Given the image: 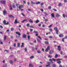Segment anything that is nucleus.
<instances>
[{"mask_svg":"<svg viewBox=\"0 0 67 67\" xmlns=\"http://www.w3.org/2000/svg\"><path fill=\"white\" fill-rule=\"evenodd\" d=\"M58 28L57 27H55L54 28V30H55L57 34L58 35V32L59 30H58Z\"/></svg>","mask_w":67,"mask_h":67,"instance_id":"obj_1","label":"nucleus"},{"mask_svg":"<svg viewBox=\"0 0 67 67\" xmlns=\"http://www.w3.org/2000/svg\"><path fill=\"white\" fill-rule=\"evenodd\" d=\"M50 49V47L49 46H48L47 47V48H46L45 50V51L46 52H47L48 50H49Z\"/></svg>","mask_w":67,"mask_h":67,"instance_id":"obj_2","label":"nucleus"},{"mask_svg":"<svg viewBox=\"0 0 67 67\" xmlns=\"http://www.w3.org/2000/svg\"><path fill=\"white\" fill-rule=\"evenodd\" d=\"M3 23L4 24H5V25H8V24H9V22H7V23H6V21H5V20H4V21H3Z\"/></svg>","mask_w":67,"mask_h":67,"instance_id":"obj_3","label":"nucleus"},{"mask_svg":"<svg viewBox=\"0 0 67 67\" xmlns=\"http://www.w3.org/2000/svg\"><path fill=\"white\" fill-rule=\"evenodd\" d=\"M1 3L2 4H5V2H5V1H1Z\"/></svg>","mask_w":67,"mask_h":67,"instance_id":"obj_4","label":"nucleus"},{"mask_svg":"<svg viewBox=\"0 0 67 67\" xmlns=\"http://www.w3.org/2000/svg\"><path fill=\"white\" fill-rule=\"evenodd\" d=\"M7 14V11H6V10H4L3 11V15H5V14Z\"/></svg>","mask_w":67,"mask_h":67,"instance_id":"obj_5","label":"nucleus"},{"mask_svg":"<svg viewBox=\"0 0 67 67\" xmlns=\"http://www.w3.org/2000/svg\"><path fill=\"white\" fill-rule=\"evenodd\" d=\"M19 23V21H18V19H16L15 20L14 23H15V24H16L17 23Z\"/></svg>","mask_w":67,"mask_h":67,"instance_id":"obj_6","label":"nucleus"},{"mask_svg":"<svg viewBox=\"0 0 67 67\" xmlns=\"http://www.w3.org/2000/svg\"><path fill=\"white\" fill-rule=\"evenodd\" d=\"M57 49L59 51H60V50H61L60 46H58Z\"/></svg>","mask_w":67,"mask_h":67,"instance_id":"obj_7","label":"nucleus"},{"mask_svg":"<svg viewBox=\"0 0 67 67\" xmlns=\"http://www.w3.org/2000/svg\"><path fill=\"white\" fill-rule=\"evenodd\" d=\"M22 36L23 37V38H26V35H25V34H23L22 35Z\"/></svg>","mask_w":67,"mask_h":67,"instance_id":"obj_8","label":"nucleus"},{"mask_svg":"<svg viewBox=\"0 0 67 67\" xmlns=\"http://www.w3.org/2000/svg\"><path fill=\"white\" fill-rule=\"evenodd\" d=\"M54 52V51L52 50H51L49 52V54H53V53Z\"/></svg>","mask_w":67,"mask_h":67,"instance_id":"obj_9","label":"nucleus"},{"mask_svg":"<svg viewBox=\"0 0 67 67\" xmlns=\"http://www.w3.org/2000/svg\"><path fill=\"white\" fill-rule=\"evenodd\" d=\"M22 7H23V5H20L18 7L19 9H21Z\"/></svg>","mask_w":67,"mask_h":67,"instance_id":"obj_10","label":"nucleus"},{"mask_svg":"<svg viewBox=\"0 0 67 67\" xmlns=\"http://www.w3.org/2000/svg\"><path fill=\"white\" fill-rule=\"evenodd\" d=\"M59 36L60 37H63L64 36V35L63 34H60L59 35Z\"/></svg>","mask_w":67,"mask_h":67,"instance_id":"obj_11","label":"nucleus"},{"mask_svg":"<svg viewBox=\"0 0 67 67\" xmlns=\"http://www.w3.org/2000/svg\"><path fill=\"white\" fill-rule=\"evenodd\" d=\"M58 6L59 7H61L62 6V4L61 3H59L58 4Z\"/></svg>","mask_w":67,"mask_h":67,"instance_id":"obj_12","label":"nucleus"},{"mask_svg":"<svg viewBox=\"0 0 67 67\" xmlns=\"http://www.w3.org/2000/svg\"><path fill=\"white\" fill-rule=\"evenodd\" d=\"M16 34H18V35H19V36H20V35H21V34H20V33L18 32H16Z\"/></svg>","mask_w":67,"mask_h":67,"instance_id":"obj_13","label":"nucleus"},{"mask_svg":"<svg viewBox=\"0 0 67 67\" xmlns=\"http://www.w3.org/2000/svg\"><path fill=\"white\" fill-rule=\"evenodd\" d=\"M29 22H30V23H33V21H32V19H30V20H29Z\"/></svg>","mask_w":67,"mask_h":67,"instance_id":"obj_14","label":"nucleus"},{"mask_svg":"<svg viewBox=\"0 0 67 67\" xmlns=\"http://www.w3.org/2000/svg\"><path fill=\"white\" fill-rule=\"evenodd\" d=\"M6 38H7V36L5 35H4V41H5L6 40Z\"/></svg>","mask_w":67,"mask_h":67,"instance_id":"obj_15","label":"nucleus"},{"mask_svg":"<svg viewBox=\"0 0 67 67\" xmlns=\"http://www.w3.org/2000/svg\"><path fill=\"white\" fill-rule=\"evenodd\" d=\"M29 67H33V65L31 64H29Z\"/></svg>","mask_w":67,"mask_h":67,"instance_id":"obj_16","label":"nucleus"},{"mask_svg":"<svg viewBox=\"0 0 67 67\" xmlns=\"http://www.w3.org/2000/svg\"><path fill=\"white\" fill-rule=\"evenodd\" d=\"M51 15L52 17H55L54 16V13H53L51 14Z\"/></svg>","mask_w":67,"mask_h":67,"instance_id":"obj_17","label":"nucleus"},{"mask_svg":"<svg viewBox=\"0 0 67 67\" xmlns=\"http://www.w3.org/2000/svg\"><path fill=\"white\" fill-rule=\"evenodd\" d=\"M31 2L32 4V5L35 4V2L34 3L32 1H31Z\"/></svg>","mask_w":67,"mask_h":67,"instance_id":"obj_18","label":"nucleus"},{"mask_svg":"<svg viewBox=\"0 0 67 67\" xmlns=\"http://www.w3.org/2000/svg\"><path fill=\"white\" fill-rule=\"evenodd\" d=\"M37 40L38 42V43H41V41H40V40H39L38 39H37Z\"/></svg>","mask_w":67,"mask_h":67,"instance_id":"obj_19","label":"nucleus"},{"mask_svg":"<svg viewBox=\"0 0 67 67\" xmlns=\"http://www.w3.org/2000/svg\"><path fill=\"white\" fill-rule=\"evenodd\" d=\"M45 44H49V43H48V41H46L45 42Z\"/></svg>","mask_w":67,"mask_h":67,"instance_id":"obj_20","label":"nucleus"},{"mask_svg":"<svg viewBox=\"0 0 67 67\" xmlns=\"http://www.w3.org/2000/svg\"><path fill=\"white\" fill-rule=\"evenodd\" d=\"M33 33H36V34H37V33H38V32L37 31H34L33 32Z\"/></svg>","mask_w":67,"mask_h":67,"instance_id":"obj_21","label":"nucleus"},{"mask_svg":"<svg viewBox=\"0 0 67 67\" xmlns=\"http://www.w3.org/2000/svg\"><path fill=\"white\" fill-rule=\"evenodd\" d=\"M21 47H24V43H23L22 44V45L21 46Z\"/></svg>","mask_w":67,"mask_h":67,"instance_id":"obj_22","label":"nucleus"},{"mask_svg":"<svg viewBox=\"0 0 67 67\" xmlns=\"http://www.w3.org/2000/svg\"><path fill=\"white\" fill-rule=\"evenodd\" d=\"M39 22H40V21L38 20H36V21H35V22L36 23H38Z\"/></svg>","mask_w":67,"mask_h":67,"instance_id":"obj_23","label":"nucleus"},{"mask_svg":"<svg viewBox=\"0 0 67 67\" xmlns=\"http://www.w3.org/2000/svg\"><path fill=\"white\" fill-rule=\"evenodd\" d=\"M36 4L37 5V4H40V2H38L37 3L36 2Z\"/></svg>","mask_w":67,"mask_h":67,"instance_id":"obj_24","label":"nucleus"},{"mask_svg":"<svg viewBox=\"0 0 67 67\" xmlns=\"http://www.w3.org/2000/svg\"><path fill=\"white\" fill-rule=\"evenodd\" d=\"M57 63H58V64H60V63H61V61H57Z\"/></svg>","mask_w":67,"mask_h":67,"instance_id":"obj_25","label":"nucleus"},{"mask_svg":"<svg viewBox=\"0 0 67 67\" xmlns=\"http://www.w3.org/2000/svg\"><path fill=\"white\" fill-rule=\"evenodd\" d=\"M10 64H13V62H12V60H10Z\"/></svg>","mask_w":67,"mask_h":67,"instance_id":"obj_26","label":"nucleus"},{"mask_svg":"<svg viewBox=\"0 0 67 67\" xmlns=\"http://www.w3.org/2000/svg\"><path fill=\"white\" fill-rule=\"evenodd\" d=\"M59 16H60V15L59 14H57L56 15V16L57 17H59Z\"/></svg>","mask_w":67,"mask_h":67,"instance_id":"obj_27","label":"nucleus"},{"mask_svg":"<svg viewBox=\"0 0 67 67\" xmlns=\"http://www.w3.org/2000/svg\"><path fill=\"white\" fill-rule=\"evenodd\" d=\"M38 38H40V39L41 40H42V38H41V37H40L39 36H38Z\"/></svg>","mask_w":67,"mask_h":67,"instance_id":"obj_28","label":"nucleus"},{"mask_svg":"<svg viewBox=\"0 0 67 67\" xmlns=\"http://www.w3.org/2000/svg\"><path fill=\"white\" fill-rule=\"evenodd\" d=\"M28 39L29 40H30V36H28L27 37Z\"/></svg>","mask_w":67,"mask_h":67,"instance_id":"obj_29","label":"nucleus"},{"mask_svg":"<svg viewBox=\"0 0 67 67\" xmlns=\"http://www.w3.org/2000/svg\"><path fill=\"white\" fill-rule=\"evenodd\" d=\"M20 43H18V47H19V46H20Z\"/></svg>","mask_w":67,"mask_h":67,"instance_id":"obj_30","label":"nucleus"},{"mask_svg":"<svg viewBox=\"0 0 67 67\" xmlns=\"http://www.w3.org/2000/svg\"><path fill=\"white\" fill-rule=\"evenodd\" d=\"M57 56H58V55H57V54H55V58H57Z\"/></svg>","mask_w":67,"mask_h":67,"instance_id":"obj_31","label":"nucleus"},{"mask_svg":"<svg viewBox=\"0 0 67 67\" xmlns=\"http://www.w3.org/2000/svg\"><path fill=\"white\" fill-rule=\"evenodd\" d=\"M27 26V27H30V24H27L26 25Z\"/></svg>","mask_w":67,"mask_h":67,"instance_id":"obj_32","label":"nucleus"},{"mask_svg":"<svg viewBox=\"0 0 67 67\" xmlns=\"http://www.w3.org/2000/svg\"><path fill=\"white\" fill-rule=\"evenodd\" d=\"M30 59H33V58H34V56H31V57H30Z\"/></svg>","mask_w":67,"mask_h":67,"instance_id":"obj_33","label":"nucleus"},{"mask_svg":"<svg viewBox=\"0 0 67 67\" xmlns=\"http://www.w3.org/2000/svg\"><path fill=\"white\" fill-rule=\"evenodd\" d=\"M14 30V28H11V31H13Z\"/></svg>","mask_w":67,"mask_h":67,"instance_id":"obj_34","label":"nucleus"},{"mask_svg":"<svg viewBox=\"0 0 67 67\" xmlns=\"http://www.w3.org/2000/svg\"><path fill=\"white\" fill-rule=\"evenodd\" d=\"M52 26V25H50L49 26H48V27L49 28H50V27H51Z\"/></svg>","mask_w":67,"mask_h":67,"instance_id":"obj_35","label":"nucleus"},{"mask_svg":"<svg viewBox=\"0 0 67 67\" xmlns=\"http://www.w3.org/2000/svg\"><path fill=\"white\" fill-rule=\"evenodd\" d=\"M9 17H14V16H13V15H9Z\"/></svg>","mask_w":67,"mask_h":67,"instance_id":"obj_36","label":"nucleus"},{"mask_svg":"<svg viewBox=\"0 0 67 67\" xmlns=\"http://www.w3.org/2000/svg\"><path fill=\"white\" fill-rule=\"evenodd\" d=\"M24 22H25V21H24V20L23 21H21V23H23Z\"/></svg>","mask_w":67,"mask_h":67,"instance_id":"obj_37","label":"nucleus"},{"mask_svg":"<svg viewBox=\"0 0 67 67\" xmlns=\"http://www.w3.org/2000/svg\"><path fill=\"white\" fill-rule=\"evenodd\" d=\"M48 9H51V6H49L48 7Z\"/></svg>","mask_w":67,"mask_h":67,"instance_id":"obj_38","label":"nucleus"},{"mask_svg":"<svg viewBox=\"0 0 67 67\" xmlns=\"http://www.w3.org/2000/svg\"><path fill=\"white\" fill-rule=\"evenodd\" d=\"M13 46L15 47H16V44L15 43H14L13 45Z\"/></svg>","mask_w":67,"mask_h":67,"instance_id":"obj_39","label":"nucleus"},{"mask_svg":"<svg viewBox=\"0 0 67 67\" xmlns=\"http://www.w3.org/2000/svg\"><path fill=\"white\" fill-rule=\"evenodd\" d=\"M16 38H19V37H20H20H19V36H17V35H16Z\"/></svg>","mask_w":67,"mask_h":67,"instance_id":"obj_40","label":"nucleus"},{"mask_svg":"<svg viewBox=\"0 0 67 67\" xmlns=\"http://www.w3.org/2000/svg\"><path fill=\"white\" fill-rule=\"evenodd\" d=\"M65 39V38H63L62 39V42H64V40Z\"/></svg>","mask_w":67,"mask_h":67,"instance_id":"obj_41","label":"nucleus"},{"mask_svg":"<svg viewBox=\"0 0 67 67\" xmlns=\"http://www.w3.org/2000/svg\"><path fill=\"white\" fill-rule=\"evenodd\" d=\"M13 8H15V5H13Z\"/></svg>","mask_w":67,"mask_h":67,"instance_id":"obj_42","label":"nucleus"},{"mask_svg":"<svg viewBox=\"0 0 67 67\" xmlns=\"http://www.w3.org/2000/svg\"><path fill=\"white\" fill-rule=\"evenodd\" d=\"M53 67H56V65L55 64H53Z\"/></svg>","mask_w":67,"mask_h":67,"instance_id":"obj_43","label":"nucleus"},{"mask_svg":"<svg viewBox=\"0 0 67 67\" xmlns=\"http://www.w3.org/2000/svg\"><path fill=\"white\" fill-rule=\"evenodd\" d=\"M52 56H51L50 55H49L48 56V57H49L50 58H52Z\"/></svg>","mask_w":67,"mask_h":67,"instance_id":"obj_44","label":"nucleus"},{"mask_svg":"<svg viewBox=\"0 0 67 67\" xmlns=\"http://www.w3.org/2000/svg\"><path fill=\"white\" fill-rule=\"evenodd\" d=\"M30 27H31V28H34V27L33 26H29Z\"/></svg>","mask_w":67,"mask_h":67,"instance_id":"obj_45","label":"nucleus"},{"mask_svg":"<svg viewBox=\"0 0 67 67\" xmlns=\"http://www.w3.org/2000/svg\"><path fill=\"white\" fill-rule=\"evenodd\" d=\"M34 50H35V48L34 47H32V50L34 51Z\"/></svg>","mask_w":67,"mask_h":67,"instance_id":"obj_46","label":"nucleus"},{"mask_svg":"<svg viewBox=\"0 0 67 67\" xmlns=\"http://www.w3.org/2000/svg\"><path fill=\"white\" fill-rule=\"evenodd\" d=\"M62 60L61 59H56L57 61H58V60Z\"/></svg>","mask_w":67,"mask_h":67,"instance_id":"obj_47","label":"nucleus"},{"mask_svg":"<svg viewBox=\"0 0 67 67\" xmlns=\"http://www.w3.org/2000/svg\"><path fill=\"white\" fill-rule=\"evenodd\" d=\"M49 31H51V32H52V29H49Z\"/></svg>","mask_w":67,"mask_h":67,"instance_id":"obj_48","label":"nucleus"},{"mask_svg":"<svg viewBox=\"0 0 67 67\" xmlns=\"http://www.w3.org/2000/svg\"><path fill=\"white\" fill-rule=\"evenodd\" d=\"M52 60H53V61H56V59L53 58H52Z\"/></svg>","mask_w":67,"mask_h":67,"instance_id":"obj_49","label":"nucleus"},{"mask_svg":"<svg viewBox=\"0 0 67 67\" xmlns=\"http://www.w3.org/2000/svg\"><path fill=\"white\" fill-rule=\"evenodd\" d=\"M23 2L24 4H26V3L25 2V1H23Z\"/></svg>","mask_w":67,"mask_h":67,"instance_id":"obj_50","label":"nucleus"},{"mask_svg":"<svg viewBox=\"0 0 67 67\" xmlns=\"http://www.w3.org/2000/svg\"><path fill=\"white\" fill-rule=\"evenodd\" d=\"M48 19H45V22H47V21H48Z\"/></svg>","mask_w":67,"mask_h":67,"instance_id":"obj_51","label":"nucleus"},{"mask_svg":"<svg viewBox=\"0 0 67 67\" xmlns=\"http://www.w3.org/2000/svg\"><path fill=\"white\" fill-rule=\"evenodd\" d=\"M4 51H5V52H9V51L7 50H5Z\"/></svg>","mask_w":67,"mask_h":67,"instance_id":"obj_52","label":"nucleus"},{"mask_svg":"<svg viewBox=\"0 0 67 67\" xmlns=\"http://www.w3.org/2000/svg\"><path fill=\"white\" fill-rule=\"evenodd\" d=\"M53 10L54 11H55V12L57 11V10H56V9H53Z\"/></svg>","mask_w":67,"mask_h":67,"instance_id":"obj_53","label":"nucleus"},{"mask_svg":"<svg viewBox=\"0 0 67 67\" xmlns=\"http://www.w3.org/2000/svg\"><path fill=\"white\" fill-rule=\"evenodd\" d=\"M0 27L1 29H3V26L1 25H0Z\"/></svg>","mask_w":67,"mask_h":67,"instance_id":"obj_54","label":"nucleus"},{"mask_svg":"<svg viewBox=\"0 0 67 67\" xmlns=\"http://www.w3.org/2000/svg\"><path fill=\"white\" fill-rule=\"evenodd\" d=\"M41 6H42V5H43V4H44V3H41Z\"/></svg>","mask_w":67,"mask_h":67,"instance_id":"obj_55","label":"nucleus"},{"mask_svg":"<svg viewBox=\"0 0 67 67\" xmlns=\"http://www.w3.org/2000/svg\"><path fill=\"white\" fill-rule=\"evenodd\" d=\"M40 10H41V11H42V12H43V9H40Z\"/></svg>","mask_w":67,"mask_h":67,"instance_id":"obj_56","label":"nucleus"},{"mask_svg":"<svg viewBox=\"0 0 67 67\" xmlns=\"http://www.w3.org/2000/svg\"><path fill=\"white\" fill-rule=\"evenodd\" d=\"M49 61H50V62H51V61H52V60H53L52 59H49Z\"/></svg>","mask_w":67,"mask_h":67,"instance_id":"obj_57","label":"nucleus"},{"mask_svg":"<svg viewBox=\"0 0 67 67\" xmlns=\"http://www.w3.org/2000/svg\"><path fill=\"white\" fill-rule=\"evenodd\" d=\"M0 42L1 43V44H3V42H1V40H0Z\"/></svg>","mask_w":67,"mask_h":67,"instance_id":"obj_58","label":"nucleus"},{"mask_svg":"<svg viewBox=\"0 0 67 67\" xmlns=\"http://www.w3.org/2000/svg\"><path fill=\"white\" fill-rule=\"evenodd\" d=\"M25 52L27 51V49L25 48Z\"/></svg>","mask_w":67,"mask_h":67,"instance_id":"obj_59","label":"nucleus"},{"mask_svg":"<svg viewBox=\"0 0 67 67\" xmlns=\"http://www.w3.org/2000/svg\"><path fill=\"white\" fill-rule=\"evenodd\" d=\"M37 53H41V51H38Z\"/></svg>","mask_w":67,"mask_h":67,"instance_id":"obj_60","label":"nucleus"},{"mask_svg":"<svg viewBox=\"0 0 67 67\" xmlns=\"http://www.w3.org/2000/svg\"><path fill=\"white\" fill-rule=\"evenodd\" d=\"M63 17H65V15L64 14H63Z\"/></svg>","mask_w":67,"mask_h":67,"instance_id":"obj_61","label":"nucleus"},{"mask_svg":"<svg viewBox=\"0 0 67 67\" xmlns=\"http://www.w3.org/2000/svg\"><path fill=\"white\" fill-rule=\"evenodd\" d=\"M21 14H22V15H23V16H25V15H24V14H23V13H21Z\"/></svg>","mask_w":67,"mask_h":67,"instance_id":"obj_62","label":"nucleus"},{"mask_svg":"<svg viewBox=\"0 0 67 67\" xmlns=\"http://www.w3.org/2000/svg\"><path fill=\"white\" fill-rule=\"evenodd\" d=\"M4 66H5V67H7V65L6 64H5L4 65Z\"/></svg>","mask_w":67,"mask_h":67,"instance_id":"obj_63","label":"nucleus"},{"mask_svg":"<svg viewBox=\"0 0 67 67\" xmlns=\"http://www.w3.org/2000/svg\"><path fill=\"white\" fill-rule=\"evenodd\" d=\"M59 67H63V66H62V65H60Z\"/></svg>","mask_w":67,"mask_h":67,"instance_id":"obj_64","label":"nucleus"}]
</instances>
